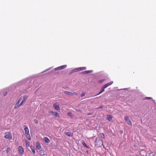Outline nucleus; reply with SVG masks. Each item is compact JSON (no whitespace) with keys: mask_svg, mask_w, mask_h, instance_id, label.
<instances>
[{"mask_svg":"<svg viewBox=\"0 0 156 156\" xmlns=\"http://www.w3.org/2000/svg\"><path fill=\"white\" fill-rule=\"evenodd\" d=\"M95 145L97 147H101L103 145L102 140L99 138H97L95 141Z\"/></svg>","mask_w":156,"mask_h":156,"instance_id":"nucleus-1","label":"nucleus"},{"mask_svg":"<svg viewBox=\"0 0 156 156\" xmlns=\"http://www.w3.org/2000/svg\"><path fill=\"white\" fill-rule=\"evenodd\" d=\"M4 137L6 139L9 140H11L12 138V133L10 132H8L5 133Z\"/></svg>","mask_w":156,"mask_h":156,"instance_id":"nucleus-2","label":"nucleus"},{"mask_svg":"<svg viewBox=\"0 0 156 156\" xmlns=\"http://www.w3.org/2000/svg\"><path fill=\"white\" fill-rule=\"evenodd\" d=\"M64 93L66 94L69 95H75L77 96V94L74 92H70L68 91H64Z\"/></svg>","mask_w":156,"mask_h":156,"instance_id":"nucleus-3","label":"nucleus"},{"mask_svg":"<svg viewBox=\"0 0 156 156\" xmlns=\"http://www.w3.org/2000/svg\"><path fill=\"white\" fill-rule=\"evenodd\" d=\"M125 120L126 122L129 125L131 126L132 123L130 120L129 117L127 116H126L124 117Z\"/></svg>","mask_w":156,"mask_h":156,"instance_id":"nucleus-4","label":"nucleus"},{"mask_svg":"<svg viewBox=\"0 0 156 156\" xmlns=\"http://www.w3.org/2000/svg\"><path fill=\"white\" fill-rule=\"evenodd\" d=\"M49 112L50 113L52 114L55 117L60 118V115L57 112H54L52 111H49Z\"/></svg>","mask_w":156,"mask_h":156,"instance_id":"nucleus-5","label":"nucleus"},{"mask_svg":"<svg viewBox=\"0 0 156 156\" xmlns=\"http://www.w3.org/2000/svg\"><path fill=\"white\" fill-rule=\"evenodd\" d=\"M67 67L66 65H64L61 66H60L58 67H57L55 68V70H61L62 69H65Z\"/></svg>","mask_w":156,"mask_h":156,"instance_id":"nucleus-6","label":"nucleus"},{"mask_svg":"<svg viewBox=\"0 0 156 156\" xmlns=\"http://www.w3.org/2000/svg\"><path fill=\"white\" fill-rule=\"evenodd\" d=\"M21 100V99L20 98L18 100V102L14 106V108L17 109L20 106V103Z\"/></svg>","mask_w":156,"mask_h":156,"instance_id":"nucleus-7","label":"nucleus"},{"mask_svg":"<svg viewBox=\"0 0 156 156\" xmlns=\"http://www.w3.org/2000/svg\"><path fill=\"white\" fill-rule=\"evenodd\" d=\"M86 67H81L77 68L75 69L74 72H77L79 71L83 70L86 69Z\"/></svg>","mask_w":156,"mask_h":156,"instance_id":"nucleus-8","label":"nucleus"},{"mask_svg":"<svg viewBox=\"0 0 156 156\" xmlns=\"http://www.w3.org/2000/svg\"><path fill=\"white\" fill-rule=\"evenodd\" d=\"M25 127L24 129L25 130V134H28L29 133V130L28 127L26 126H24Z\"/></svg>","mask_w":156,"mask_h":156,"instance_id":"nucleus-9","label":"nucleus"},{"mask_svg":"<svg viewBox=\"0 0 156 156\" xmlns=\"http://www.w3.org/2000/svg\"><path fill=\"white\" fill-rule=\"evenodd\" d=\"M18 150L19 153L21 154H23L24 152V150L22 147L19 146L18 148Z\"/></svg>","mask_w":156,"mask_h":156,"instance_id":"nucleus-10","label":"nucleus"},{"mask_svg":"<svg viewBox=\"0 0 156 156\" xmlns=\"http://www.w3.org/2000/svg\"><path fill=\"white\" fill-rule=\"evenodd\" d=\"M54 107L55 108V109L57 110H59V106L57 104V103H55L53 105Z\"/></svg>","mask_w":156,"mask_h":156,"instance_id":"nucleus-11","label":"nucleus"},{"mask_svg":"<svg viewBox=\"0 0 156 156\" xmlns=\"http://www.w3.org/2000/svg\"><path fill=\"white\" fill-rule=\"evenodd\" d=\"M65 134L69 136H72L73 135V133L70 132H65Z\"/></svg>","mask_w":156,"mask_h":156,"instance_id":"nucleus-12","label":"nucleus"},{"mask_svg":"<svg viewBox=\"0 0 156 156\" xmlns=\"http://www.w3.org/2000/svg\"><path fill=\"white\" fill-rule=\"evenodd\" d=\"M44 142L47 143H49L50 142L49 139L47 137H44L43 139Z\"/></svg>","mask_w":156,"mask_h":156,"instance_id":"nucleus-13","label":"nucleus"},{"mask_svg":"<svg viewBox=\"0 0 156 156\" xmlns=\"http://www.w3.org/2000/svg\"><path fill=\"white\" fill-rule=\"evenodd\" d=\"M112 116L111 115H108L107 116V119L110 121L112 120Z\"/></svg>","mask_w":156,"mask_h":156,"instance_id":"nucleus-14","label":"nucleus"},{"mask_svg":"<svg viewBox=\"0 0 156 156\" xmlns=\"http://www.w3.org/2000/svg\"><path fill=\"white\" fill-rule=\"evenodd\" d=\"M92 72H93L92 70H90L85 71L84 72H83V73L84 74H87L90 73Z\"/></svg>","mask_w":156,"mask_h":156,"instance_id":"nucleus-15","label":"nucleus"},{"mask_svg":"<svg viewBox=\"0 0 156 156\" xmlns=\"http://www.w3.org/2000/svg\"><path fill=\"white\" fill-rule=\"evenodd\" d=\"M41 145L39 142H37L36 143V148L39 150L41 148Z\"/></svg>","mask_w":156,"mask_h":156,"instance_id":"nucleus-16","label":"nucleus"},{"mask_svg":"<svg viewBox=\"0 0 156 156\" xmlns=\"http://www.w3.org/2000/svg\"><path fill=\"white\" fill-rule=\"evenodd\" d=\"M81 143H82V145L84 147H86L87 148H88V147L87 145L85 142H84V141L83 140H82L81 141Z\"/></svg>","mask_w":156,"mask_h":156,"instance_id":"nucleus-17","label":"nucleus"},{"mask_svg":"<svg viewBox=\"0 0 156 156\" xmlns=\"http://www.w3.org/2000/svg\"><path fill=\"white\" fill-rule=\"evenodd\" d=\"M26 137L29 140H31V137L30 134H26Z\"/></svg>","mask_w":156,"mask_h":156,"instance_id":"nucleus-18","label":"nucleus"},{"mask_svg":"<svg viewBox=\"0 0 156 156\" xmlns=\"http://www.w3.org/2000/svg\"><path fill=\"white\" fill-rule=\"evenodd\" d=\"M25 142L26 143V146L27 147H28L30 146V143L29 141H28L27 140H25Z\"/></svg>","mask_w":156,"mask_h":156,"instance_id":"nucleus-19","label":"nucleus"},{"mask_svg":"<svg viewBox=\"0 0 156 156\" xmlns=\"http://www.w3.org/2000/svg\"><path fill=\"white\" fill-rule=\"evenodd\" d=\"M28 97L27 96H24L23 97V100H22V101L25 102L26 101L27 98H28Z\"/></svg>","mask_w":156,"mask_h":156,"instance_id":"nucleus-20","label":"nucleus"},{"mask_svg":"<svg viewBox=\"0 0 156 156\" xmlns=\"http://www.w3.org/2000/svg\"><path fill=\"white\" fill-rule=\"evenodd\" d=\"M109 86L108 83H106L102 87V88L105 89L106 87H108Z\"/></svg>","mask_w":156,"mask_h":156,"instance_id":"nucleus-21","label":"nucleus"},{"mask_svg":"<svg viewBox=\"0 0 156 156\" xmlns=\"http://www.w3.org/2000/svg\"><path fill=\"white\" fill-rule=\"evenodd\" d=\"M109 86L108 83H106L102 87V88L105 89L106 87H108Z\"/></svg>","mask_w":156,"mask_h":156,"instance_id":"nucleus-22","label":"nucleus"},{"mask_svg":"<svg viewBox=\"0 0 156 156\" xmlns=\"http://www.w3.org/2000/svg\"><path fill=\"white\" fill-rule=\"evenodd\" d=\"M105 80V79H103L100 80L98 81V82L99 83H101L104 82Z\"/></svg>","mask_w":156,"mask_h":156,"instance_id":"nucleus-23","label":"nucleus"},{"mask_svg":"<svg viewBox=\"0 0 156 156\" xmlns=\"http://www.w3.org/2000/svg\"><path fill=\"white\" fill-rule=\"evenodd\" d=\"M45 154L44 153V151H42V152H41L40 153V155L41 156H43Z\"/></svg>","mask_w":156,"mask_h":156,"instance_id":"nucleus-24","label":"nucleus"},{"mask_svg":"<svg viewBox=\"0 0 156 156\" xmlns=\"http://www.w3.org/2000/svg\"><path fill=\"white\" fill-rule=\"evenodd\" d=\"M31 150H32V152L34 153V154H35V149L34 148H31Z\"/></svg>","mask_w":156,"mask_h":156,"instance_id":"nucleus-25","label":"nucleus"},{"mask_svg":"<svg viewBox=\"0 0 156 156\" xmlns=\"http://www.w3.org/2000/svg\"><path fill=\"white\" fill-rule=\"evenodd\" d=\"M152 99L151 97H145L144 98L145 100H150Z\"/></svg>","mask_w":156,"mask_h":156,"instance_id":"nucleus-26","label":"nucleus"},{"mask_svg":"<svg viewBox=\"0 0 156 156\" xmlns=\"http://www.w3.org/2000/svg\"><path fill=\"white\" fill-rule=\"evenodd\" d=\"M34 121L35 123L36 124H37L38 123V121L37 119H35L34 120Z\"/></svg>","mask_w":156,"mask_h":156,"instance_id":"nucleus-27","label":"nucleus"},{"mask_svg":"<svg viewBox=\"0 0 156 156\" xmlns=\"http://www.w3.org/2000/svg\"><path fill=\"white\" fill-rule=\"evenodd\" d=\"M113 83V81H111L108 83H107L108 84V86H109L112 85Z\"/></svg>","mask_w":156,"mask_h":156,"instance_id":"nucleus-28","label":"nucleus"},{"mask_svg":"<svg viewBox=\"0 0 156 156\" xmlns=\"http://www.w3.org/2000/svg\"><path fill=\"white\" fill-rule=\"evenodd\" d=\"M102 90L101 91H100L98 94H97L96 95H98L100 94H101L102 92H103L104 91V89L102 88Z\"/></svg>","mask_w":156,"mask_h":156,"instance_id":"nucleus-29","label":"nucleus"},{"mask_svg":"<svg viewBox=\"0 0 156 156\" xmlns=\"http://www.w3.org/2000/svg\"><path fill=\"white\" fill-rule=\"evenodd\" d=\"M10 150V149L9 147H8L7 150H6V151L7 153H8L9 151Z\"/></svg>","mask_w":156,"mask_h":156,"instance_id":"nucleus-30","label":"nucleus"},{"mask_svg":"<svg viewBox=\"0 0 156 156\" xmlns=\"http://www.w3.org/2000/svg\"><path fill=\"white\" fill-rule=\"evenodd\" d=\"M104 107V106L102 105H101L98 108H98H103Z\"/></svg>","mask_w":156,"mask_h":156,"instance_id":"nucleus-31","label":"nucleus"},{"mask_svg":"<svg viewBox=\"0 0 156 156\" xmlns=\"http://www.w3.org/2000/svg\"><path fill=\"white\" fill-rule=\"evenodd\" d=\"M92 113H88L87 114V115H92Z\"/></svg>","mask_w":156,"mask_h":156,"instance_id":"nucleus-32","label":"nucleus"},{"mask_svg":"<svg viewBox=\"0 0 156 156\" xmlns=\"http://www.w3.org/2000/svg\"><path fill=\"white\" fill-rule=\"evenodd\" d=\"M67 114L69 115V116H71V113L70 112H69Z\"/></svg>","mask_w":156,"mask_h":156,"instance_id":"nucleus-33","label":"nucleus"},{"mask_svg":"<svg viewBox=\"0 0 156 156\" xmlns=\"http://www.w3.org/2000/svg\"><path fill=\"white\" fill-rule=\"evenodd\" d=\"M24 102H23V101H22L21 102V103L20 104V105L21 106V105H22L23 104V103H24Z\"/></svg>","mask_w":156,"mask_h":156,"instance_id":"nucleus-34","label":"nucleus"},{"mask_svg":"<svg viewBox=\"0 0 156 156\" xmlns=\"http://www.w3.org/2000/svg\"><path fill=\"white\" fill-rule=\"evenodd\" d=\"M7 94V92H6V93H4V94H3V95H4V96H6V95Z\"/></svg>","mask_w":156,"mask_h":156,"instance_id":"nucleus-35","label":"nucleus"},{"mask_svg":"<svg viewBox=\"0 0 156 156\" xmlns=\"http://www.w3.org/2000/svg\"><path fill=\"white\" fill-rule=\"evenodd\" d=\"M102 135H103V138H105V135H104V133H102Z\"/></svg>","mask_w":156,"mask_h":156,"instance_id":"nucleus-36","label":"nucleus"},{"mask_svg":"<svg viewBox=\"0 0 156 156\" xmlns=\"http://www.w3.org/2000/svg\"><path fill=\"white\" fill-rule=\"evenodd\" d=\"M84 93H82V94H81V97H82L83 96H84Z\"/></svg>","mask_w":156,"mask_h":156,"instance_id":"nucleus-37","label":"nucleus"},{"mask_svg":"<svg viewBox=\"0 0 156 156\" xmlns=\"http://www.w3.org/2000/svg\"><path fill=\"white\" fill-rule=\"evenodd\" d=\"M50 69H50H46V70H45V72H46V71H48V70H49Z\"/></svg>","mask_w":156,"mask_h":156,"instance_id":"nucleus-38","label":"nucleus"},{"mask_svg":"<svg viewBox=\"0 0 156 156\" xmlns=\"http://www.w3.org/2000/svg\"><path fill=\"white\" fill-rule=\"evenodd\" d=\"M43 156H47V155L44 154Z\"/></svg>","mask_w":156,"mask_h":156,"instance_id":"nucleus-39","label":"nucleus"}]
</instances>
